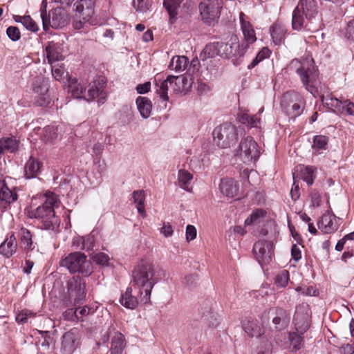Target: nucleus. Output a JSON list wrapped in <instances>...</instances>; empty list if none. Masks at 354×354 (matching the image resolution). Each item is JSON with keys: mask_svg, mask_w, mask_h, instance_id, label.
<instances>
[{"mask_svg": "<svg viewBox=\"0 0 354 354\" xmlns=\"http://www.w3.org/2000/svg\"><path fill=\"white\" fill-rule=\"evenodd\" d=\"M68 89L72 95L77 99H84L86 84L79 82L76 78L68 77Z\"/></svg>", "mask_w": 354, "mask_h": 354, "instance_id": "obj_34", "label": "nucleus"}, {"mask_svg": "<svg viewBox=\"0 0 354 354\" xmlns=\"http://www.w3.org/2000/svg\"><path fill=\"white\" fill-rule=\"evenodd\" d=\"M337 218L333 213L327 211L318 221L319 229L325 234H331L337 230L339 227Z\"/></svg>", "mask_w": 354, "mask_h": 354, "instance_id": "obj_17", "label": "nucleus"}, {"mask_svg": "<svg viewBox=\"0 0 354 354\" xmlns=\"http://www.w3.org/2000/svg\"><path fill=\"white\" fill-rule=\"evenodd\" d=\"M93 261L101 266H109L110 258L108 254L104 252H98L92 255Z\"/></svg>", "mask_w": 354, "mask_h": 354, "instance_id": "obj_52", "label": "nucleus"}, {"mask_svg": "<svg viewBox=\"0 0 354 354\" xmlns=\"http://www.w3.org/2000/svg\"><path fill=\"white\" fill-rule=\"evenodd\" d=\"M170 76L168 75L166 80H160L155 78V88L156 93L165 101L169 100L168 91L170 88Z\"/></svg>", "mask_w": 354, "mask_h": 354, "instance_id": "obj_36", "label": "nucleus"}, {"mask_svg": "<svg viewBox=\"0 0 354 354\" xmlns=\"http://www.w3.org/2000/svg\"><path fill=\"white\" fill-rule=\"evenodd\" d=\"M63 316L65 319L71 321L80 319L77 315V309L69 308L64 313Z\"/></svg>", "mask_w": 354, "mask_h": 354, "instance_id": "obj_59", "label": "nucleus"}, {"mask_svg": "<svg viewBox=\"0 0 354 354\" xmlns=\"http://www.w3.org/2000/svg\"><path fill=\"white\" fill-rule=\"evenodd\" d=\"M239 20L244 37V40L242 43H244L245 46H247L248 49L250 44H252L257 41L256 34L252 25L248 20V17L243 12L240 13Z\"/></svg>", "mask_w": 354, "mask_h": 354, "instance_id": "obj_18", "label": "nucleus"}, {"mask_svg": "<svg viewBox=\"0 0 354 354\" xmlns=\"http://www.w3.org/2000/svg\"><path fill=\"white\" fill-rule=\"evenodd\" d=\"M212 135L214 142L218 147L227 149L238 140V129L231 122H224L214 129Z\"/></svg>", "mask_w": 354, "mask_h": 354, "instance_id": "obj_4", "label": "nucleus"}, {"mask_svg": "<svg viewBox=\"0 0 354 354\" xmlns=\"http://www.w3.org/2000/svg\"><path fill=\"white\" fill-rule=\"evenodd\" d=\"M44 198V202L41 205L29 212V217L39 221L41 229L55 231L60 223L55 213V207L59 206L58 196L48 191L46 192Z\"/></svg>", "mask_w": 354, "mask_h": 354, "instance_id": "obj_2", "label": "nucleus"}, {"mask_svg": "<svg viewBox=\"0 0 354 354\" xmlns=\"http://www.w3.org/2000/svg\"><path fill=\"white\" fill-rule=\"evenodd\" d=\"M296 73L300 77L301 81L306 89L315 97L318 93V90L315 86L317 77L315 68L313 66H306L305 64H301L297 68Z\"/></svg>", "mask_w": 354, "mask_h": 354, "instance_id": "obj_7", "label": "nucleus"}, {"mask_svg": "<svg viewBox=\"0 0 354 354\" xmlns=\"http://www.w3.org/2000/svg\"><path fill=\"white\" fill-rule=\"evenodd\" d=\"M133 6L139 12H146L149 9V3L147 0H133Z\"/></svg>", "mask_w": 354, "mask_h": 354, "instance_id": "obj_57", "label": "nucleus"}, {"mask_svg": "<svg viewBox=\"0 0 354 354\" xmlns=\"http://www.w3.org/2000/svg\"><path fill=\"white\" fill-rule=\"evenodd\" d=\"M288 339L290 342L291 351H296L301 349L304 342V334L299 333L297 330L290 332Z\"/></svg>", "mask_w": 354, "mask_h": 354, "instance_id": "obj_38", "label": "nucleus"}, {"mask_svg": "<svg viewBox=\"0 0 354 354\" xmlns=\"http://www.w3.org/2000/svg\"><path fill=\"white\" fill-rule=\"evenodd\" d=\"M335 351L339 354H354V343H342L335 345Z\"/></svg>", "mask_w": 354, "mask_h": 354, "instance_id": "obj_53", "label": "nucleus"}, {"mask_svg": "<svg viewBox=\"0 0 354 354\" xmlns=\"http://www.w3.org/2000/svg\"><path fill=\"white\" fill-rule=\"evenodd\" d=\"M82 249L90 251L92 250L94 245H95V236L92 234H89L84 237L82 238Z\"/></svg>", "mask_w": 354, "mask_h": 354, "instance_id": "obj_55", "label": "nucleus"}, {"mask_svg": "<svg viewBox=\"0 0 354 354\" xmlns=\"http://www.w3.org/2000/svg\"><path fill=\"white\" fill-rule=\"evenodd\" d=\"M125 346L126 342L124 335L120 332H116L111 338L110 353L122 354Z\"/></svg>", "mask_w": 354, "mask_h": 354, "instance_id": "obj_32", "label": "nucleus"}, {"mask_svg": "<svg viewBox=\"0 0 354 354\" xmlns=\"http://www.w3.org/2000/svg\"><path fill=\"white\" fill-rule=\"evenodd\" d=\"M316 178V168L308 166L305 168L303 180L309 185H312Z\"/></svg>", "mask_w": 354, "mask_h": 354, "instance_id": "obj_51", "label": "nucleus"}, {"mask_svg": "<svg viewBox=\"0 0 354 354\" xmlns=\"http://www.w3.org/2000/svg\"><path fill=\"white\" fill-rule=\"evenodd\" d=\"M80 335L79 330L74 328L66 332L62 337L61 353L73 354L80 345Z\"/></svg>", "mask_w": 354, "mask_h": 354, "instance_id": "obj_14", "label": "nucleus"}, {"mask_svg": "<svg viewBox=\"0 0 354 354\" xmlns=\"http://www.w3.org/2000/svg\"><path fill=\"white\" fill-rule=\"evenodd\" d=\"M296 8H298L309 21L315 18L317 14V3L315 0H299Z\"/></svg>", "mask_w": 354, "mask_h": 354, "instance_id": "obj_24", "label": "nucleus"}, {"mask_svg": "<svg viewBox=\"0 0 354 354\" xmlns=\"http://www.w3.org/2000/svg\"><path fill=\"white\" fill-rule=\"evenodd\" d=\"M17 243L15 234L7 236L0 245V254L6 258L11 257L17 251Z\"/></svg>", "mask_w": 354, "mask_h": 354, "instance_id": "obj_23", "label": "nucleus"}, {"mask_svg": "<svg viewBox=\"0 0 354 354\" xmlns=\"http://www.w3.org/2000/svg\"><path fill=\"white\" fill-rule=\"evenodd\" d=\"M329 141L328 137L324 135H316L313 138L312 149L315 151L326 149Z\"/></svg>", "mask_w": 354, "mask_h": 354, "instance_id": "obj_43", "label": "nucleus"}, {"mask_svg": "<svg viewBox=\"0 0 354 354\" xmlns=\"http://www.w3.org/2000/svg\"><path fill=\"white\" fill-rule=\"evenodd\" d=\"M284 314L285 312L282 309H279L278 310L277 315L280 316H277L272 319V323L275 325V328L277 330H281L287 326L286 320L281 317Z\"/></svg>", "mask_w": 354, "mask_h": 354, "instance_id": "obj_54", "label": "nucleus"}, {"mask_svg": "<svg viewBox=\"0 0 354 354\" xmlns=\"http://www.w3.org/2000/svg\"><path fill=\"white\" fill-rule=\"evenodd\" d=\"M106 86V80L105 77H99L88 84V90L84 91V100L89 102L99 97L98 104H104L107 97V94L104 91Z\"/></svg>", "mask_w": 354, "mask_h": 354, "instance_id": "obj_8", "label": "nucleus"}, {"mask_svg": "<svg viewBox=\"0 0 354 354\" xmlns=\"http://www.w3.org/2000/svg\"><path fill=\"white\" fill-rule=\"evenodd\" d=\"M16 21L21 23L27 30L33 32H36L39 30L38 25L30 15L23 16V17H20V20H16Z\"/></svg>", "mask_w": 354, "mask_h": 354, "instance_id": "obj_47", "label": "nucleus"}, {"mask_svg": "<svg viewBox=\"0 0 354 354\" xmlns=\"http://www.w3.org/2000/svg\"><path fill=\"white\" fill-rule=\"evenodd\" d=\"M237 120L249 128H257L261 123L258 114H250L246 110L239 111L237 114Z\"/></svg>", "mask_w": 354, "mask_h": 354, "instance_id": "obj_26", "label": "nucleus"}, {"mask_svg": "<svg viewBox=\"0 0 354 354\" xmlns=\"http://www.w3.org/2000/svg\"><path fill=\"white\" fill-rule=\"evenodd\" d=\"M289 279V272L283 270L276 276L274 283L278 288H285L288 285Z\"/></svg>", "mask_w": 354, "mask_h": 354, "instance_id": "obj_49", "label": "nucleus"}, {"mask_svg": "<svg viewBox=\"0 0 354 354\" xmlns=\"http://www.w3.org/2000/svg\"><path fill=\"white\" fill-rule=\"evenodd\" d=\"M222 8V0H201L198 6L201 20L207 26H214L221 16Z\"/></svg>", "mask_w": 354, "mask_h": 354, "instance_id": "obj_5", "label": "nucleus"}, {"mask_svg": "<svg viewBox=\"0 0 354 354\" xmlns=\"http://www.w3.org/2000/svg\"><path fill=\"white\" fill-rule=\"evenodd\" d=\"M139 302L142 304L140 300V295L135 293L134 287L131 285L127 288L125 292L122 294L120 298V303L129 309H135Z\"/></svg>", "mask_w": 354, "mask_h": 354, "instance_id": "obj_21", "label": "nucleus"}, {"mask_svg": "<svg viewBox=\"0 0 354 354\" xmlns=\"http://www.w3.org/2000/svg\"><path fill=\"white\" fill-rule=\"evenodd\" d=\"M75 15L88 21L95 13L94 0H77L75 3Z\"/></svg>", "mask_w": 354, "mask_h": 354, "instance_id": "obj_16", "label": "nucleus"}, {"mask_svg": "<svg viewBox=\"0 0 354 354\" xmlns=\"http://www.w3.org/2000/svg\"><path fill=\"white\" fill-rule=\"evenodd\" d=\"M236 155L245 164L255 163L261 155L260 147L252 136H248L241 140Z\"/></svg>", "mask_w": 354, "mask_h": 354, "instance_id": "obj_6", "label": "nucleus"}, {"mask_svg": "<svg viewBox=\"0 0 354 354\" xmlns=\"http://www.w3.org/2000/svg\"><path fill=\"white\" fill-rule=\"evenodd\" d=\"M42 166V162L33 156H30L25 165V176L26 178L30 179L37 177L40 173Z\"/></svg>", "mask_w": 354, "mask_h": 354, "instance_id": "obj_27", "label": "nucleus"}, {"mask_svg": "<svg viewBox=\"0 0 354 354\" xmlns=\"http://www.w3.org/2000/svg\"><path fill=\"white\" fill-rule=\"evenodd\" d=\"M0 142L3 147L5 151L13 153L18 149L19 142L14 137H8L0 140Z\"/></svg>", "mask_w": 354, "mask_h": 354, "instance_id": "obj_45", "label": "nucleus"}, {"mask_svg": "<svg viewBox=\"0 0 354 354\" xmlns=\"http://www.w3.org/2000/svg\"><path fill=\"white\" fill-rule=\"evenodd\" d=\"M51 72L53 77L59 82L63 81L68 75V73L66 74L63 64L51 65Z\"/></svg>", "mask_w": 354, "mask_h": 354, "instance_id": "obj_48", "label": "nucleus"}, {"mask_svg": "<svg viewBox=\"0 0 354 354\" xmlns=\"http://www.w3.org/2000/svg\"><path fill=\"white\" fill-rule=\"evenodd\" d=\"M311 311L309 306L302 303L296 307L294 316L295 330L304 334L310 326Z\"/></svg>", "mask_w": 354, "mask_h": 354, "instance_id": "obj_9", "label": "nucleus"}, {"mask_svg": "<svg viewBox=\"0 0 354 354\" xmlns=\"http://www.w3.org/2000/svg\"><path fill=\"white\" fill-rule=\"evenodd\" d=\"M136 102L142 118L145 119L149 118L152 111L151 101L146 97L139 96Z\"/></svg>", "mask_w": 354, "mask_h": 354, "instance_id": "obj_35", "label": "nucleus"}, {"mask_svg": "<svg viewBox=\"0 0 354 354\" xmlns=\"http://www.w3.org/2000/svg\"><path fill=\"white\" fill-rule=\"evenodd\" d=\"M18 195L15 189H10L6 185L5 180H0V200L7 204L15 202Z\"/></svg>", "mask_w": 354, "mask_h": 354, "instance_id": "obj_29", "label": "nucleus"}, {"mask_svg": "<svg viewBox=\"0 0 354 354\" xmlns=\"http://www.w3.org/2000/svg\"><path fill=\"white\" fill-rule=\"evenodd\" d=\"M64 45L54 41H48L45 46V53L48 63L53 65L57 62L64 59Z\"/></svg>", "mask_w": 354, "mask_h": 354, "instance_id": "obj_15", "label": "nucleus"}, {"mask_svg": "<svg viewBox=\"0 0 354 354\" xmlns=\"http://www.w3.org/2000/svg\"><path fill=\"white\" fill-rule=\"evenodd\" d=\"M320 100L328 109H331L335 113H343L344 111V101L333 97L331 94H322Z\"/></svg>", "mask_w": 354, "mask_h": 354, "instance_id": "obj_25", "label": "nucleus"}, {"mask_svg": "<svg viewBox=\"0 0 354 354\" xmlns=\"http://www.w3.org/2000/svg\"><path fill=\"white\" fill-rule=\"evenodd\" d=\"M6 34L12 41H17L21 38L19 29L16 26H9L6 30Z\"/></svg>", "mask_w": 354, "mask_h": 354, "instance_id": "obj_56", "label": "nucleus"}, {"mask_svg": "<svg viewBox=\"0 0 354 354\" xmlns=\"http://www.w3.org/2000/svg\"><path fill=\"white\" fill-rule=\"evenodd\" d=\"M273 244L271 241L259 240L253 246V253L259 263L268 264L272 259Z\"/></svg>", "mask_w": 354, "mask_h": 354, "instance_id": "obj_12", "label": "nucleus"}, {"mask_svg": "<svg viewBox=\"0 0 354 354\" xmlns=\"http://www.w3.org/2000/svg\"><path fill=\"white\" fill-rule=\"evenodd\" d=\"M245 332L252 337H259L263 333V329L257 320L245 319L242 322Z\"/></svg>", "mask_w": 354, "mask_h": 354, "instance_id": "obj_28", "label": "nucleus"}, {"mask_svg": "<svg viewBox=\"0 0 354 354\" xmlns=\"http://www.w3.org/2000/svg\"><path fill=\"white\" fill-rule=\"evenodd\" d=\"M196 229L194 225H188L186 227V239L191 241L196 237Z\"/></svg>", "mask_w": 354, "mask_h": 354, "instance_id": "obj_60", "label": "nucleus"}, {"mask_svg": "<svg viewBox=\"0 0 354 354\" xmlns=\"http://www.w3.org/2000/svg\"><path fill=\"white\" fill-rule=\"evenodd\" d=\"M19 239L21 247L25 251H32L35 248L36 243L32 241V234L27 228H21L19 231Z\"/></svg>", "mask_w": 354, "mask_h": 354, "instance_id": "obj_30", "label": "nucleus"}, {"mask_svg": "<svg viewBox=\"0 0 354 354\" xmlns=\"http://www.w3.org/2000/svg\"><path fill=\"white\" fill-rule=\"evenodd\" d=\"M221 42H213L207 44L203 51L205 57H214L217 55L222 57L221 54Z\"/></svg>", "mask_w": 354, "mask_h": 354, "instance_id": "obj_41", "label": "nucleus"}, {"mask_svg": "<svg viewBox=\"0 0 354 354\" xmlns=\"http://www.w3.org/2000/svg\"><path fill=\"white\" fill-rule=\"evenodd\" d=\"M160 233L165 237L171 236L174 233L171 225L169 223H164L160 228Z\"/></svg>", "mask_w": 354, "mask_h": 354, "instance_id": "obj_61", "label": "nucleus"}, {"mask_svg": "<svg viewBox=\"0 0 354 354\" xmlns=\"http://www.w3.org/2000/svg\"><path fill=\"white\" fill-rule=\"evenodd\" d=\"M66 11L61 8H57L53 9L48 17H43V28L46 31L50 26L55 29L62 28L66 24Z\"/></svg>", "mask_w": 354, "mask_h": 354, "instance_id": "obj_11", "label": "nucleus"}, {"mask_svg": "<svg viewBox=\"0 0 354 354\" xmlns=\"http://www.w3.org/2000/svg\"><path fill=\"white\" fill-rule=\"evenodd\" d=\"M193 175L185 169H180L178 173V183L179 187L187 192L190 191V185Z\"/></svg>", "mask_w": 354, "mask_h": 354, "instance_id": "obj_39", "label": "nucleus"}, {"mask_svg": "<svg viewBox=\"0 0 354 354\" xmlns=\"http://www.w3.org/2000/svg\"><path fill=\"white\" fill-rule=\"evenodd\" d=\"M48 86L47 84L37 83L33 88L35 95V103L40 106H46L50 103V97L48 95Z\"/></svg>", "mask_w": 354, "mask_h": 354, "instance_id": "obj_20", "label": "nucleus"}, {"mask_svg": "<svg viewBox=\"0 0 354 354\" xmlns=\"http://www.w3.org/2000/svg\"><path fill=\"white\" fill-rule=\"evenodd\" d=\"M220 48L222 57L226 58L243 57L247 50V46L244 43L240 44L239 38L235 35H232L226 43L221 42Z\"/></svg>", "mask_w": 354, "mask_h": 354, "instance_id": "obj_10", "label": "nucleus"}, {"mask_svg": "<svg viewBox=\"0 0 354 354\" xmlns=\"http://www.w3.org/2000/svg\"><path fill=\"white\" fill-rule=\"evenodd\" d=\"M291 256L292 258L295 261H298L301 259V251L299 247L297 244H293L291 248Z\"/></svg>", "mask_w": 354, "mask_h": 354, "instance_id": "obj_63", "label": "nucleus"}, {"mask_svg": "<svg viewBox=\"0 0 354 354\" xmlns=\"http://www.w3.org/2000/svg\"><path fill=\"white\" fill-rule=\"evenodd\" d=\"M37 131V133L40 134L41 140L46 142L53 141L57 136V127L53 125H48L43 129L39 128Z\"/></svg>", "mask_w": 354, "mask_h": 354, "instance_id": "obj_40", "label": "nucleus"}, {"mask_svg": "<svg viewBox=\"0 0 354 354\" xmlns=\"http://www.w3.org/2000/svg\"><path fill=\"white\" fill-rule=\"evenodd\" d=\"M305 15L298 8H295L292 13V26L297 30H300L305 23Z\"/></svg>", "mask_w": 354, "mask_h": 354, "instance_id": "obj_42", "label": "nucleus"}, {"mask_svg": "<svg viewBox=\"0 0 354 354\" xmlns=\"http://www.w3.org/2000/svg\"><path fill=\"white\" fill-rule=\"evenodd\" d=\"M219 189L223 195L232 198L238 196L239 185L232 178H223L219 184Z\"/></svg>", "mask_w": 354, "mask_h": 354, "instance_id": "obj_22", "label": "nucleus"}, {"mask_svg": "<svg viewBox=\"0 0 354 354\" xmlns=\"http://www.w3.org/2000/svg\"><path fill=\"white\" fill-rule=\"evenodd\" d=\"M182 0H164L163 6L169 13L171 23H174L180 7Z\"/></svg>", "mask_w": 354, "mask_h": 354, "instance_id": "obj_37", "label": "nucleus"}, {"mask_svg": "<svg viewBox=\"0 0 354 354\" xmlns=\"http://www.w3.org/2000/svg\"><path fill=\"white\" fill-rule=\"evenodd\" d=\"M287 30L281 24L275 23L270 28V33L276 45L281 44L285 39Z\"/></svg>", "mask_w": 354, "mask_h": 354, "instance_id": "obj_31", "label": "nucleus"}, {"mask_svg": "<svg viewBox=\"0 0 354 354\" xmlns=\"http://www.w3.org/2000/svg\"><path fill=\"white\" fill-rule=\"evenodd\" d=\"M266 215V212L261 209H257L254 210L250 216L245 221V224L247 225L251 224H259L263 221V218Z\"/></svg>", "mask_w": 354, "mask_h": 354, "instance_id": "obj_44", "label": "nucleus"}, {"mask_svg": "<svg viewBox=\"0 0 354 354\" xmlns=\"http://www.w3.org/2000/svg\"><path fill=\"white\" fill-rule=\"evenodd\" d=\"M35 315V313L30 310L24 309L16 315L15 319L18 324H24L27 323L29 319L34 318Z\"/></svg>", "mask_w": 354, "mask_h": 354, "instance_id": "obj_50", "label": "nucleus"}, {"mask_svg": "<svg viewBox=\"0 0 354 354\" xmlns=\"http://www.w3.org/2000/svg\"><path fill=\"white\" fill-rule=\"evenodd\" d=\"M189 64V59L186 56L176 55L171 58L168 68L176 73H181L188 68Z\"/></svg>", "mask_w": 354, "mask_h": 354, "instance_id": "obj_33", "label": "nucleus"}, {"mask_svg": "<svg viewBox=\"0 0 354 354\" xmlns=\"http://www.w3.org/2000/svg\"><path fill=\"white\" fill-rule=\"evenodd\" d=\"M345 37L348 39L354 41V20H351L348 23Z\"/></svg>", "mask_w": 354, "mask_h": 354, "instance_id": "obj_62", "label": "nucleus"}, {"mask_svg": "<svg viewBox=\"0 0 354 354\" xmlns=\"http://www.w3.org/2000/svg\"><path fill=\"white\" fill-rule=\"evenodd\" d=\"M68 293L75 305L81 303L86 297L85 282L79 277H72L68 282Z\"/></svg>", "mask_w": 354, "mask_h": 354, "instance_id": "obj_13", "label": "nucleus"}, {"mask_svg": "<svg viewBox=\"0 0 354 354\" xmlns=\"http://www.w3.org/2000/svg\"><path fill=\"white\" fill-rule=\"evenodd\" d=\"M59 263L71 273L79 272L84 277H88L93 272L91 262L87 259L84 254L80 252L68 254L61 259Z\"/></svg>", "mask_w": 354, "mask_h": 354, "instance_id": "obj_3", "label": "nucleus"}, {"mask_svg": "<svg viewBox=\"0 0 354 354\" xmlns=\"http://www.w3.org/2000/svg\"><path fill=\"white\" fill-rule=\"evenodd\" d=\"M343 106H344V111L348 115H354V103L346 100L343 102Z\"/></svg>", "mask_w": 354, "mask_h": 354, "instance_id": "obj_64", "label": "nucleus"}, {"mask_svg": "<svg viewBox=\"0 0 354 354\" xmlns=\"http://www.w3.org/2000/svg\"><path fill=\"white\" fill-rule=\"evenodd\" d=\"M158 282L154 265L147 261H141L133 269L131 285L143 304L150 302L151 290Z\"/></svg>", "mask_w": 354, "mask_h": 354, "instance_id": "obj_1", "label": "nucleus"}, {"mask_svg": "<svg viewBox=\"0 0 354 354\" xmlns=\"http://www.w3.org/2000/svg\"><path fill=\"white\" fill-rule=\"evenodd\" d=\"M170 89L174 93H187L192 86V79L185 75H169Z\"/></svg>", "mask_w": 354, "mask_h": 354, "instance_id": "obj_19", "label": "nucleus"}, {"mask_svg": "<svg viewBox=\"0 0 354 354\" xmlns=\"http://www.w3.org/2000/svg\"><path fill=\"white\" fill-rule=\"evenodd\" d=\"M271 51L268 48L264 47L256 55V57L252 59L251 63L248 66V69H251L255 67L260 62L263 61L266 58L270 57Z\"/></svg>", "mask_w": 354, "mask_h": 354, "instance_id": "obj_46", "label": "nucleus"}, {"mask_svg": "<svg viewBox=\"0 0 354 354\" xmlns=\"http://www.w3.org/2000/svg\"><path fill=\"white\" fill-rule=\"evenodd\" d=\"M133 202L137 205H145V195L143 190H136L132 194Z\"/></svg>", "mask_w": 354, "mask_h": 354, "instance_id": "obj_58", "label": "nucleus"}]
</instances>
